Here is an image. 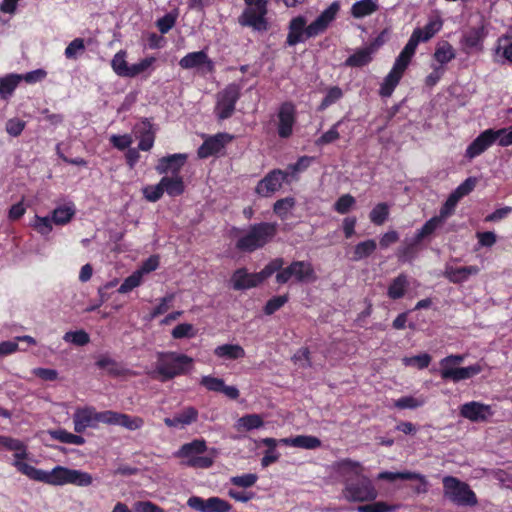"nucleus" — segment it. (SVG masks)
<instances>
[{"mask_svg":"<svg viewBox=\"0 0 512 512\" xmlns=\"http://www.w3.org/2000/svg\"><path fill=\"white\" fill-rule=\"evenodd\" d=\"M338 472L345 477L343 497L349 502H368L377 498L378 493L372 481L361 474V465L349 459L337 463Z\"/></svg>","mask_w":512,"mask_h":512,"instance_id":"f257e3e1","label":"nucleus"},{"mask_svg":"<svg viewBox=\"0 0 512 512\" xmlns=\"http://www.w3.org/2000/svg\"><path fill=\"white\" fill-rule=\"evenodd\" d=\"M340 5L333 2L326 8L310 25L306 26V19L303 16L293 18L289 23V33L287 35V44L294 46L307 38L315 37L324 32L329 24L335 19Z\"/></svg>","mask_w":512,"mask_h":512,"instance_id":"f03ea898","label":"nucleus"},{"mask_svg":"<svg viewBox=\"0 0 512 512\" xmlns=\"http://www.w3.org/2000/svg\"><path fill=\"white\" fill-rule=\"evenodd\" d=\"M277 233V224L261 222L250 226L246 235L240 237L236 247L245 252H253L265 246Z\"/></svg>","mask_w":512,"mask_h":512,"instance_id":"7ed1b4c3","label":"nucleus"},{"mask_svg":"<svg viewBox=\"0 0 512 512\" xmlns=\"http://www.w3.org/2000/svg\"><path fill=\"white\" fill-rule=\"evenodd\" d=\"M192 363L193 359L184 354L160 353L154 374L159 375L161 381H168L187 373Z\"/></svg>","mask_w":512,"mask_h":512,"instance_id":"20e7f679","label":"nucleus"},{"mask_svg":"<svg viewBox=\"0 0 512 512\" xmlns=\"http://www.w3.org/2000/svg\"><path fill=\"white\" fill-rule=\"evenodd\" d=\"M282 265H284V259L283 258H275L272 261H270L258 273H248L245 268H240V269L236 270L231 277L233 289L245 290V289L256 287L257 285L262 283L265 279H267L272 274H274L276 271L280 270Z\"/></svg>","mask_w":512,"mask_h":512,"instance_id":"39448f33","label":"nucleus"},{"mask_svg":"<svg viewBox=\"0 0 512 512\" xmlns=\"http://www.w3.org/2000/svg\"><path fill=\"white\" fill-rule=\"evenodd\" d=\"M443 482V494L450 502L459 507H475L478 499L470 486L454 476H445Z\"/></svg>","mask_w":512,"mask_h":512,"instance_id":"423d86ee","label":"nucleus"},{"mask_svg":"<svg viewBox=\"0 0 512 512\" xmlns=\"http://www.w3.org/2000/svg\"><path fill=\"white\" fill-rule=\"evenodd\" d=\"M276 282L286 284L293 279L296 283H313L317 280L316 272L309 261H292L287 267L276 271Z\"/></svg>","mask_w":512,"mask_h":512,"instance_id":"0eeeda50","label":"nucleus"},{"mask_svg":"<svg viewBox=\"0 0 512 512\" xmlns=\"http://www.w3.org/2000/svg\"><path fill=\"white\" fill-rule=\"evenodd\" d=\"M247 7L239 17V23L242 26L252 27L256 31H267L268 22L265 18L267 14L268 0H244Z\"/></svg>","mask_w":512,"mask_h":512,"instance_id":"6e6552de","label":"nucleus"},{"mask_svg":"<svg viewBox=\"0 0 512 512\" xmlns=\"http://www.w3.org/2000/svg\"><path fill=\"white\" fill-rule=\"evenodd\" d=\"M93 482V477L87 472L76 469H70L63 466H56L50 472V485H65L73 484L80 487L90 486Z\"/></svg>","mask_w":512,"mask_h":512,"instance_id":"1a4fd4ad","label":"nucleus"},{"mask_svg":"<svg viewBox=\"0 0 512 512\" xmlns=\"http://www.w3.org/2000/svg\"><path fill=\"white\" fill-rule=\"evenodd\" d=\"M240 95L241 88L235 83L227 85L222 91L217 93L215 114L219 120H225L232 116Z\"/></svg>","mask_w":512,"mask_h":512,"instance_id":"9d476101","label":"nucleus"},{"mask_svg":"<svg viewBox=\"0 0 512 512\" xmlns=\"http://www.w3.org/2000/svg\"><path fill=\"white\" fill-rule=\"evenodd\" d=\"M187 505L200 512H230L232 509L229 502L219 497H210L205 500L198 496H192L188 499Z\"/></svg>","mask_w":512,"mask_h":512,"instance_id":"9b49d317","label":"nucleus"},{"mask_svg":"<svg viewBox=\"0 0 512 512\" xmlns=\"http://www.w3.org/2000/svg\"><path fill=\"white\" fill-rule=\"evenodd\" d=\"M286 177L287 173L283 172L282 170L275 169L269 172L262 180L258 182L255 191L262 197H270L282 187V183Z\"/></svg>","mask_w":512,"mask_h":512,"instance_id":"f8f14e48","label":"nucleus"},{"mask_svg":"<svg viewBox=\"0 0 512 512\" xmlns=\"http://www.w3.org/2000/svg\"><path fill=\"white\" fill-rule=\"evenodd\" d=\"M102 423L113 424L125 427L128 430H137L140 429L144 420L138 416H129L127 414L118 413L114 411H105L100 416Z\"/></svg>","mask_w":512,"mask_h":512,"instance_id":"ddd939ff","label":"nucleus"},{"mask_svg":"<svg viewBox=\"0 0 512 512\" xmlns=\"http://www.w3.org/2000/svg\"><path fill=\"white\" fill-rule=\"evenodd\" d=\"M183 69L202 68L207 73L214 71V63L204 51L191 52L179 61Z\"/></svg>","mask_w":512,"mask_h":512,"instance_id":"4468645a","label":"nucleus"},{"mask_svg":"<svg viewBox=\"0 0 512 512\" xmlns=\"http://www.w3.org/2000/svg\"><path fill=\"white\" fill-rule=\"evenodd\" d=\"M499 133L492 129L482 132L467 148L466 157L472 159L487 150L497 139Z\"/></svg>","mask_w":512,"mask_h":512,"instance_id":"2eb2a0df","label":"nucleus"},{"mask_svg":"<svg viewBox=\"0 0 512 512\" xmlns=\"http://www.w3.org/2000/svg\"><path fill=\"white\" fill-rule=\"evenodd\" d=\"M460 414L472 422H482L492 416L493 412L491 406L472 401L461 406Z\"/></svg>","mask_w":512,"mask_h":512,"instance_id":"dca6fc26","label":"nucleus"},{"mask_svg":"<svg viewBox=\"0 0 512 512\" xmlns=\"http://www.w3.org/2000/svg\"><path fill=\"white\" fill-rule=\"evenodd\" d=\"M278 134L281 138H288L293 131L295 123V106L291 102H285L280 106Z\"/></svg>","mask_w":512,"mask_h":512,"instance_id":"f3484780","label":"nucleus"},{"mask_svg":"<svg viewBox=\"0 0 512 512\" xmlns=\"http://www.w3.org/2000/svg\"><path fill=\"white\" fill-rule=\"evenodd\" d=\"M231 140V136L226 133H219L215 136L209 137L198 148L197 154L199 158H207L220 152L225 144Z\"/></svg>","mask_w":512,"mask_h":512,"instance_id":"a211bd4d","label":"nucleus"},{"mask_svg":"<svg viewBox=\"0 0 512 512\" xmlns=\"http://www.w3.org/2000/svg\"><path fill=\"white\" fill-rule=\"evenodd\" d=\"M103 414L96 413L92 409L77 410L73 416L74 429L77 433H82L88 427H94L98 422H102L100 416Z\"/></svg>","mask_w":512,"mask_h":512,"instance_id":"6ab92c4d","label":"nucleus"},{"mask_svg":"<svg viewBox=\"0 0 512 512\" xmlns=\"http://www.w3.org/2000/svg\"><path fill=\"white\" fill-rule=\"evenodd\" d=\"M186 160L187 155L182 153L162 157L156 166V171L159 174L171 172L173 175H178V172L184 166Z\"/></svg>","mask_w":512,"mask_h":512,"instance_id":"aec40b11","label":"nucleus"},{"mask_svg":"<svg viewBox=\"0 0 512 512\" xmlns=\"http://www.w3.org/2000/svg\"><path fill=\"white\" fill-rule=\"evenodd\" d=\"M481 372V367L479 365H471L468 367H460V368H450L445 367L440 371L442 379H451L454 382H458L460 380L471 378Z\"/></svg>","mask_w":512,"mask_h":512,"instance_id":"412c9836","label":"nucleus"},{"mask_svg":"<svg viewBox=\"0 0 512 512\" xmlns=\"http://www.w3.org/2000/svg\"><path fill=\"white\" fill-rule=\"evenodd\" d=\"M416 39H409L401 53L396 58L392 71L403 76V73L407 69L410 61L415 54L417 46L415 45Z\"/></svg>","mask_w":512,"mask_h":512,"instance_id":"4be33fe9","label":"nucleus"},{"mask_svg":"<svg viewBox=\"0 0 512 512\" xmlns=\"http://www.w3.org/2000/svg\"><path fill=\"white\" fill-rule=\"evenodd\" d=\"M442 20L440 18H436L434 20H430L424 28H416L412 32L410 39H416L415 45L423 41L426 42L430 40L442 27Z\"/></svg>","mask_w":512,"mask_h":512,"instance_id":"5701e85b","label":"nucleus"},{"mask_svg":"<svg viewBox=\"0 0 512 512\" xmlns=\"http://www.w3.org/2000/svg\"><path fill=\"white\" fill-rule=\"evenodd\" d=\"M21 460L22 459H15V461L13 462V465L19 472L26 475L30 479L49 484L50 472L37 469L34 466Z\"/></svg>","mask_w":512,"mask_h":512,"instance_id":"b1692460","label":"nucleus"},{"mask_svg":"<svg viewBox=\"0 0 512 512\" xmlns=\"http://www.w3.org/2000/svg\"><path fill=\"white\" fill-rule=\"evenodd\" d=\"M480 269L477 266L457 267L447 266L444 276L452 283H462L468 279L470 275H476Z\"/></svg>","mask_w":512,"mask_h":512,"instance_id":"393cba45","label":"nucleus"},{"mask_svg":"<svg viewBox=\"0 0 512 512\" xmlns=\"http://www.w3.org/2000/svg\"><path fill=\"white\" fill-rule=\"evenodd\" d=\"M376 51L375 45L357 50L354 54L349 56L345 61V66L348 67H363L372 61V54Z\"/></svg>","mask_w":512,"mask_h":512,"instance_id":"a878e982","label":"nucleus"},{"mask_svg":"<svg viewBox=\"0 0 512 512\" xmlns=\"http://www.w3.org/2000/svg\"><path fill=\"white\" fill-rule=\"evenodd\" d=\"M485 38L483 26L472 27L463 34L462 44L467 49H481V43Z\"/></svg>","mask_w":512,"mask_h":512,"instance_id":"bb28decb","label":"nucleus"},{"mask_svg":"<svg viewBox=\"0 0 512 512\" xmlns=\"http://www.w3.org/2000/svg\"><path fill=\"white\" fill-rule=\"evenodd\" d=\"M206 450L207 446L205 440L195 439L190 443H185L182 445L176 455L180 458H186L188 460L203 454L206 452Z\"/></svg>","mask_w":512,"mask_h":512,"instance_id":"cd10ccee","label":"nucleus"},{"mask_svg":"<svg viewBox=\"0 0 512 512\" xmlns=\"http://www.w3.org/2000/svg\"><path fill=\"white\" fill-rule=\"evenodd\" d=\"M164 192L169 196H179L184 192L185 185L183 178L179 175H173L172 177L164 176L161 180Z\"/></svg>","mask_w":512,"mask_h":512,"instance_id":"c85d7f7f","label":"nucleus"},{"mask_svg":"<svg viewBox=\"0 0 512 512\" xmlns=\"http://www.w3.org/2000/svg\"><path fill=\"white\" fill-rule=\"evenodd\" d=\"M214 354L219 358L236 360L245 356V351L238 344H224L215 348Z\"/></svg>","mask_w":512,"mask_h":512,"instance_id":"c756f323","label":"nucleus"},{"mask_svg":"<svg viewBox=\"0 0 512 512\" xmlns=\"http://www.w3.org/2000/svg\"><path fill=\"white\" fill-rule=\"evenodd\" d=\"M377 248V243L373 239L359 242L353 249L351 260L358 262L372 255Z\"/></svg>","mask_w":512,"mask_h":512,"instance_id":"7c9ffc66","label":"nucleus"},{"mask_svg":"<svg viewBox=\"0 0 512 512\" xmlns=\"http://www.w3.org/2000/svg\"><path fill=\"white\" fill-rule=\"evenodd\" d=\"M0 440L1 448H4L9 451H15V459H25L27 457L26 446L20 440L2 435Z\"/></svg>","mask_w":512,"mask_h":512,"instance_id":"2f4dec72","label":"nucleus"},{"mask_svg":"<svg viewBox=\"0 0 512 512\" xmlns=\"http://www.w3.org/2000/svg\"><path fill=\"white\" fill-rule=\"evenodd\" d=\"M284 443L304 449H316L321 446V441L315 436L299 435L290 439H282Z\"/></svg>","mask_w":512,"mask_h":512,"instance_id":"473e14b6","label":"nucleus"},{"mask_svg":"<svg viewBox=\"0 0 512 512\" xmlns=\"http://www.w3.org/2000/svg\"><path fill=\"white\" fill-rule=\"evenodd\" d=\"M75 212L73 204L59 206L52 211V221L56 225H65L71 221Z\"/></svg>","mask_w":512,"mask_h":512,"instance_id":"72a5a7b5","label":"nucleus"},{"mask_svg":"<svg viewBox=\"0 0 512 512\" xmlns=\"http://www.w3.org/2000/svg\"><path fill=\"white\" fill-rule=\"evenodd\" d=\"M407 286V276L404 274H400L392 281V283L388 287L387 294L391 299H399L404 296Z\"/></svg>","mask_w":512,"mask_h":512,"instance_id":"f704fd0d","label":"nucleus"},{"mask_svg":"<svg viewBox=\"0 0 512 512\" xmlns=\"http://www.w3.org/2000/svg\"><path fill=\"white\" fill-rule=\"evenodd\" d=\"M378 9L373 0H360L353 4L351 13L355 18H362L374 13Z\"/></svg>","mask_w":512,"mask_h":512,"instance_id":"c9c22d12","label":"nucleus"},{"mask_svg":"<svg viewBox=\"0 0 512 512\" xmlns=\"http://www.w3.org/2000/svg\"><path fill=\"white\" fill-rule=\"evenodd\" d=\"M401 78L402 76L400 74L391 70L381 84L379 91L380 95L382 97H390Z\"/></svg>","mask_w":512,"mask_h":512,"instance_id":"e433bc0d","label":"nucleus"},{"mask_svg":"<svg viewBox=\"0 0 512 512\" xmlns=\"http://www.w3.org/2000/svg\"><path fill=\"white\" fill-rule=\"evenodd\" d=\"M443 224L444 221L441 220L438 216L432 217L415 234V241L421 242L423 239L430 236L437 228L441 227Z\"/></svg>","mask_w":512,"mask_h":512,"instance_id":"4c0bfd02","label":"nucleus"},{"mask_svg":"<svg viewBox=\"0 0 512 512\" xmlns=\"http://www.w3.org/2000/svg\"><path fill=\"white\" fill-rule=\"evenodd\" d=\"M20 80L21 77L15 74L0 78V96L3 99L9 97L18 86Z\"/></svg>","mask_w":512,"mask_h":512,"instance_id":"58836bf2","label":"nucleus"},{"mask_svg":"<svg viewBox=\"0 0 512 512\" xmlns=\"http://www.w3.org/2000/svg\"><path fill=\"white\" fill-rule=\"evenodd\" d=\"M95 364L98 368L106 370L110 375L118 376L122 373L120 365L108 355H101Z\"/></svg>","mask_w":512,"mask_h":512,"instance_id":"ea45409f","label":"nucleus"},{"mask_svg":"<svg viewBox=\"0 0 512 512\" xmlns=\"http://www.w3.org/2000/svg\"><path fill=\"white\" fill-rule=\"evenodd\" d=\"M263 426V420L258 414H250L238 419L236 428L240 430H252Z\"/></svg>","mask_w":512,"mask_h":512,"instance_id":"a19ab883","label":"nucleus"},{"mask_svg":"<svg viewBox=\"0 0 512 512\" xmlns=\"http://www.w3.org/2000/svg\"><path fill=\"white\" fill-rule=\"evenodd\" d=\"M216 456V450L212 449L210 451V455L202 456L201 454L193 457L192 459H188L184 462V464L188 467L192 468H209L214 463V457Z\"/></svg>","mask_w":512,"mask_h":512,"instance_id":"79ce46f5","label":"nucleus"},{"mask_svg":"<svg viewBox=\"0 0 512 512\" xmlns=\"http://www.w3.org/2000/svg\"><path fill=\"white\" fill-rule=\"evenodd\" d=\"M49 434L51 435L52 438H54L62 443L82 445L85 442V440L82 436L69 433L62 429L49 431Z\"/></svg>","mask_w":512,"mask_h":512,"instance_id":"37998d69","label":"nucleus"},{"mask_svg":"<svg viewBox=\"0 0 512 512\" xmlns=\"http://www.w3.org/2000/svg\"><path fill=\"white\" fill-rule=\"evenodd\" d=\"M421 242L415 241V236L410 239H405L403 245L398 250V257L400 260L408 261L414 258L416 254V247Z\"/></svg>","mask_w":512,"mask_h":512,"instance_id":"c03bdc74","label":"nucleus"},{"mask_svg":"<svg viewBox=\"0 0 512 512\" xmlns=\"http://www.w3.org/2000/svg\"><path fill=\"white\" fill-rule=\"evenodd\" d=\"M389 206L387 203L377 204L370 212L369 218L375 225H382L388 218Z\"/></svg>","mask_w":512,"mask_h":512,"instance_id":"a18cd8bd","label":"nucleus"},{"mask_svg":"<svg viewBox=\"0 0 512 512\" xmlns=\"http://www.w3.org/2000/svg\"><path fill=\"white\" fill-rule=\"evenodd\" d=\"M112 68L115 71V73L119 76L126 77L127 72L129 71L130 66H128L126 60H125V53L120 51L115 54V56L112 59Z\"/></svg>","mask_w":512,"mask_h":512,"instance_id":"49530a36","label":"nucleus"},{"mask_svg":"<svg viewBox=\"0 0 512 512\" xmlns=\"http://www.w3.org/2000/svg\"><path fill=\"white\" fill-rule=\"evenodd\" d=\"M142 276L141 272L135 271L128 276L118 289L119 293H127L141 284Z\"/></svg>","mask_w":512,"mask_h":512,"instance_id":"de8ad7c7","label":"nucleus"},{"mask_svg":"<svg viewBox=\"0 0 512 512\" xmlns=\"http://www.w3.org/2000/svg\"><path fill=\"white\" fill-rule=\"evenodd\" d=\"M397 506L388 505L385 502H375L373 504L361 505L357 507L358 512H393Z\"/></svg>","mask_w":512,"mask_h":512,"instance_id":"09e8293b","label":"nucleus"},{"mask_svg":"<svg viewBox=\"0 0 512 512\" xmlns=\"http://www.w3.org/2000/svg\"><path fill=\"white\" fill-rule=\"evenodd\" d=\"M402 361L406 366H417L419 369H424L430 364L431 356L423 353L412 357H404Z\"/></svg>","mask_w":512,"mask_h":512,"instance_id":"8fccbe9b","label":"nucleus"},{"mask_svg":"<svg viewBox=\"0 0 512 512\" xmlns=\"http://www.w3.org/2000/svg\"><path fill=\"white\" fill-rule=\"evenodd\" d=\"M455 57L453 48L450 44L445 43L438 47L434 53V58L441 64L448 63Z\"/></svg>","mask_w":512,"mask_h":512,"instance_id":"3c124183","label":"nucleus"},{"mask_svg":"<svg viewBox=\"0 0 512 512\" xmlns=\"http://www.w3.org/2000/svg\"><path fill=\"white\" fill-rule=\"evenodd\" d=\"M497 54L501 53V55L512 62V37L511 36H503L498 41V46L496 50Z\"/></svg>","mask_w":512,"mask_h":512,"instance_id":"603ef678","label":"nucleus"},{"mask_svg":"<svg viewBox=\"0 0 512 512\" xmlns=\"http://www.w3.org/2000/svg\"><path fill=\"white\" fill-rule=\"evenodd\" d=\"M196 335L194 326L189 323H181L172 330V336L175 339L192 338Z\"/></svg>","mask_w":512,"mask_h":512,"instance_id":"864d4df0","label":"nucleus"},{"mask_svg":"<svg viewBox=\"0 0 512 512\" xmlns=\"http://www.w3.org/2000/svg\"><path fill=\"white\" fill-rule=\"evenodd\" d=\"M288 301V295H279L274 296L269 299L264 307V312L266 315H272L278 309L285 305Z\"/></svg>","mask_w":512,"mask_h":512,"instance_id":"5fc2aeb1","label":"nucleus"},{"mask_svg":"<svg viewBox=\"0 0 512 512\" xmlns=\"http://www.w3.org/2000/svg\"><path fill=\"white\" fill-rule=\"evenodd\" d=\"M355 198L350 194L342 195L334 204V209L340 214H346L355 204Z\"/></svg>","mask_w":512,"mask_h":512,"instance_id":"6e6d98bb","label":"nucleus"},{"mask_svg":"<svg viewBox=\"0 0 512 512\" xmlns=\"http://www.w3.org/2000/svg\"><path fill=\"white\" fill-rule=\"evenodd\" d=\"M295 205V199L292 197H286L280 200H277L274 203L273 210L280 217L284 218L289 210Z\"/></svg>","mask_w":512,"mask_h":512,"instance_id":"4d7b16f0","label":"nucleus"},{"mask_svg":"<svg viewBox=\"0 0 512 512\" xmlns=\"http://www.w3.org/2000/svg\"><path fill=\"white\" fill-rule=\"evenodd\" d=\"M142 192L146 200L150 202H156L162 197L164 189L160 181L157 185H149L144 187Z\"/></svg>","mask_w":512,"mask_h":512,"instance_id":"13d9d810","label":"nucleus"},{"mask_svg":"<svg viewBox=\"0 0 512 512\" xmlns=\"http://www.w3.org/2000/svg\"><path fill=\"white\" fill-rule=\"evenodd\" d=\"M63 339L78 346L86 345L90 341L89 335L83 330L67 332Z\"/></svg>","mask_w":512,"mask_h":512,"instance_id":"bf43d9fd","label":"nucleus"},{"mask_svg":"<svg viewBox=\"0 0 512 512\" xmlns=\"http://www.w3.org/2000/svg\"><path fill=\"white\" fill-rule=\"evenodd\" d=\"M181 426L189 425L195 422L198 418V411L194 407H186L176 414Z\"/></svg>","mask_w":512,"mask_h":512,"instance_id":"052dcab7","label":"nucleus"},{"mask_svg":"<svg viewBox=\"0 0 512 512\" xmlns=\"http://www.w3.org/2000/svg\"><path fill=\"white\" fill-rule=\"evenodd\" d=\"M85 50L84 40L82 38H76L65 49V56L68 59H75L79 53H83Z\"/></svg>","mask_w":512,"mask_h":512,"instance_id":"680f3d73","label":"nucleus"},{"mask_svg":"<svg viewBox=\"0 0 512 512\" xmlns=\"http://www.w3.org/2000/svg\"><path fill=\"white\" fill-rule=\"evenodd\" d=\"M342 96H343V92L340 87H338V86L330 87L327 91L326 96L324 97V99L321 102L320 108L324 109V108L332 105L333 103H335L339 99H341Z\"/></svg>","mask_w":512,"mask_h":512,"instance_id":"e2e57ef3","label":"nucleus"},{"mask_svg":"<svg viewBox=\"0 0 512 512\" xmlns=\"http://www.w3.org/2000/svg\"><path fill=\"white\" fill-rule=\"evenodd\" d=\"M459 202V199L453 195L452 193L446 200V202L443 204V206L440 209L439 215H437L441 220L445 221L447 217L453 214L454 209Z\"/></svg>","mask_w":512,"mask_h":512,"instance_id":"0e129e2a","label":"nucleus"},{"mask_svg":"<svg viewBox=\"0 0 512 512\" xmlns=\"http://www.w3.org/2000/svg\"><path fill=\"white\" fill-rule=\"evenodd\" d=\"M200 384L207 390L213 392H221V390L224 388V381L220 378L212 376H203L201 378Z\"/></svg>","mask_w":512,"mask_h":512,"instance_id":"69168bd1","label":"nucleus"},{"mask_svg":"<svg viewBox=\"0 0 512 512\" xmlns=\"http://www.w3.org/2000/svg\"><path fill=\"white\" fill-rule=\"evenodd\" d=\"M257 479L258 477L256 474L249 473L241 476H234L230 479V481L235 486L249 488L256 483Z\"/></svg>","mask_w":512,"mask_h":512,"instance_id":"338daca9","label":"nucleus"},{"mask_svg":"<svg viewBox=\"0 0 512 512\" xmlns=\"http://www.w3.org/2000/svg\"><path fill=\"white\" fill-rule=\"evenodd\" d=\"M25 125H26L25 121H23L21 119H18V118L9 119L6 122V132L13 137H17L22 133V131L25 128Z\"/></svg>","mask_w":512,"mask_h":512,"instance_id":"774afa93","label":"nucleus"}]
</instances>
